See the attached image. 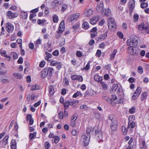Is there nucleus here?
Returning <instances> with one entry per match:
<instances>
[{"label":"nucleus","mask_w":149,"mask_h":149,"mask_svg":"<svg viewBox=\"0 0 149 149\" xmlns=\"http://www.w3.org/2000/svg\"><path fill=\"white\" fill-rule=\"evenodd\" d=\"M139 18V16L138 14H135L134 15L133 21L134 22H136L138 21Z\"/></svg>","instance_id":"nucleus-39"},{"label":"nucleus","mask_w":149,"mask_h":149,"mask_svg":"<svg viewBox=\"0 0 149 149\" xmlns=\"http://www.w3.org/2000/svg\"><path fill=\"white\" fill-rule=\"evenodd\" d=\"M93 13V11L91 9L86 10L84 13V15L87 17L90 16Z\"/></svg>","instance_id":"nucleus-16"},{"label":"nucleus","mask_w":149,"mask_h":149,"mask_svg":"<svg viewBox=\"0 0 149 149\" xmlns=\"http://www.w3.org/2000/svg\"><path fill=\"white\" fill-rule=\"evenodd\" d=\"M77 78L76 80H77L80 82L82 81H83V78L81 76L79 75L77 76Z\"/></svg>","instance_id":"nucleus-60"},{"label":"nucleus","mask_w":149,"mask_h":149,"mask_svg":"<svg viewBox=\"0 0 149 149\" xmlns=\"http://www.w3.org/2000/svg\"><path fill=\"white\" fill-rule=\"evenodd\" d=\"M58 20V17L56 15H54L53 16V20L54 23H57Z\"/></svg>","instance_id":"nucleus-33"},{"label":"nucleus","mask_w":149,"mask_h":149,"mask_svg":"<svg viewBox=\"0 0 149 149\" xmlns=\"http://www.w3.org/2000/svg\"><path fill=\"white\" fill-rule=\"evenodd\" d=\"M69 102L68 101H65L64 103V105L65 107V109H67L68 107L69 106Z\"/></svg>","instance_id":"nucleus-45"},{"label":"nucleus","mask_w":149,"mask_h":149,"mask_svg":"<svg viewBox=\"0 0 149 149\" xmlns=\"http://www.w3.org/2000/svg\"><path fill=\"white\" fill-rule=\"evenodd\" d=\"M91 127H87L86 129V132L88 134V135L89 136V137L90 138V133L91 130Z\"/></svg>","instance_id":"nucleus-36"},{"label":"nucleus","mask_w":149,"mask_h":149,"mask_svg":"<svg viewBox=\"0 0 149 149\" xmlns=\"http://www.w3.org/2000/svg\"><path fill=\"white\" fill-rule=\"evenodd\" d=\"M9 138V136L7 135L6 136L5 138L3 140V144L5 145H6L8 143V140Z\"/></svg>","instance_id":"nucleus-35"},{"label":"nucleus","mask_w":149,"mask_h":149,"mask_svg":"<svg viewBox=\"0 0 149 149\" xmlns=\"http://www.w3.org/2000/svg\"><path fill=\"white\" fill-rule=\"evenodd\" d=\"M26 120L29 121V124L32 125L33 123V120L32 117V116L31 115H28L26 117Z\"/></svg>","instance_id":"nucleus-21"},{"label":"nucleus","mask_w":149,"mask_h":149,"mask_svg":"<svg viewBox=\"0 0 149 149\" xmlns=\"http://www.w3.org/2000/svg\"><path fill=\"white\" fill-rule=\"evenodd\" d=\"M11 55L13 56L14 59H17L18 58L17 54L15 52H12Z\"/></svg>","instance_id":"nucleus-53"},{"label":"nucleus","mask_w":149,"mask_h":149,"mask_svg":"<svg viewBox=\"0 0 149 149\" xmlns=\"http://www.w3.org/2000/svg\"><path fill=\"white\" fill-rule=\"evenodd\" d=\"M29 47L30 49H33L34 48V45L33 43H30L29 44Z\"/></svg>","instance_id":"nucleus-64"},{"label":"nucleus","mask_w":149,"mask_h":149,"mask_svg":"<svg viewBox=\"0 0 149 149\" xmlns=\"http://www.w3.org/2000/svg\"><path fill=\"white\" fill-rule=\"evenodd\" d=\"M148 6L147 3H142L141 4V7L142 8H144L147 7Z\"/></svg>","instance_id":"nucleus-43"},{"label":"nucleus","mask_w":149,"mask_h":149,"mask_svg":"<svg viewBox=\"0 0 149 149\" xmlns=\"http://www.w3.org/2000/svg\"><path fill=\"white\" fill-rule=\"evenodd\" d=\"M54 138V142L56 143H58L60 139L59 137L58 136H55Z\"/></svg>","instance_id":"nucleus-48"},{"label":"nucleus","mask_w":149,"mask_h":149,"mask_svg":"<svg viewBox=\"0 0 149 149\" xmlns=\"http://www.w3.org/2000/svg\"><path fill=\"white\" fill-rule=\"evenodd\" d=\"M22 17L24 19H26L28 16V14L26 12L24 11H22L21 13Z\"/></svg>","instance_id":"nucleus-23"},{"label":"nucleus","mask_w":149,"mask_h":149,"mask_svg":"<svg viewBox=\"0 0 149 149\" xmlns=\"http://www.w3.org/2000/svg\"><path fill=\"white\" fill-rule=\"evenodd\" d=\"M49 94L51 95H53L54 93V88L52 86H50L49 87Z\"/></svg>","instance_id":"nucleus-22"},{"label":"nucleus","mask_w":149,"mask_h":149,"mask_svg":"<svg viewBox=\"0 0 149 149\" xmlns=\"http://www.w3.org/2000/svg\"><path fill=\"white\" fill-rule=\"evenodd\" d=\"M65 29V25L64 21L62 20L60 23L58 28V30L56 31V32L58 34V35H56L55 36V37L56 39H58L61 36V35H59L61 34L64 31Z\"/></svg>","instance_id":"nucleus-3"},{"label":"nucleus","mask_w":149,"mask_h":149,"mask_svg":"<svg viewBox=\"0 0 149 149\" xmlns=\"http://www.w3.org/2000/svg\"><path fill=\"white\" fill-rule=\"evenodd\" d=\"M62 41L60 42L59 43V45L60 47H61L65 43V39L64 38H61Z\"/></svg>","instance_id":"nucleus-46"},{"label":"nucleus","mask_w":149,"mask_h":149,"mask_svg":"<svg viewBox=\"0 0 149 149\" xmlns=\"http://www.w3.org/2000/svg\"><path fill=\"white\" fill-rule=\"evenodd\" d=\"M61 3L58 0H55L52 3V5L54 7L58 6Z\"/></svg>","instance_id":"nucleus-28"},{"label":"nucleus","mask_w":149,"mask_h":149,"mask_svg":"<svg viewBox=\"0 0 149 149\" xmlns=\"http://www.w3.org/2000/svg\"><path fill=\"white\" fill-rule=\"evenodd\" d=\"M6 28L7 31L8 33H12L14 30V26L11 23L8 22L6 24Z\"/></svg>","instance_id":"nucleus-6"},{"label":"nucleus","mask_w":149,"mask_h":149,"mask_svg":"<svg viewBox=\"0 0 149 149\" xmlns=\"http://www.w3.org/2000/svg\"><path fill=\"white\" fill-rule=\"evenodd\" d=\"M91 133L96 136V138L99 142L103 141V133L97 126L93 127L91 131Z\"/></svg>","instance_id":"nucleus-1"},{"label":"nucleus","mask_w":149,"mask_h":149,"mask_svg":"<svg viewBox=\"0 0 149 149\" xmlns=\"http://www.w3.org/2000/svg\"><path fill=\"white\" fill-rule=\"evenodd\" d=\"M36 132H34L33 133H30L29 134V138L31 139H32L36 138Z\"/></svg>","instance_id":"nucleus-32"},{"label":"nucleus","mask_w":149,"mask_h":149,"mask_svg":"<svg viewBox=\"0 0 149 149\" xmlns=\"http://www.w3.org/2000/svg\"><path fill=\"white\" fill-rule=\"evenodd\" d=\"M17 46V44L15 42H13L11 43L10 45V46L11 47L15 48Z\"/></svg>","instance_id":"nucleus-61"},{"label":"nucleus","mask_w":149,"mask_h":149,"mask_svg":"<svg viewBox=\"0 0 149 149\" xmlns=\"http://www.w3.org/2000/svg\"><path fill=\"white\" fill-rule=\"evenodd\" d=\"M99 18V17L98 16H95L90 20V22L92 24H94L98 21Z\"/></svg>","instance_id":"nucleus-12"},{"label":"nucleus","mask_w":149,"mask_h":149,"mask_svg":"<svg viewBox=\"0 0 149 149\" xmlns=\"http://www.w3.org/2000/svg\"><path fill=\"white\" fill-rule=\"evenodd\" d=\"M111 26H109V25L108 24V27L109 29H111L112 28H113L114 29H115L116 28V24L115 22H114L113 23H111Z\"/></svg>","instance_id":"nucleus-41"},{"label":"nucleus","mask_w":149,"mask_h":149,"mask_svg":"<svg viewBox=\"0 0 149 149\" xmlns=\"http://www.w3.org/2000/svg\"><path fill=\"white\" fill-rule=\"evenodd\" d=\"M110 126L111 131L113 132H115L118 128V124L117 122L111 123Z\"/></svg>","instance_id":"nucleus-11"},{"label":"nucleus","mask_w":149,"mask_h":149,"mask_svg":"<svg viewBox=\"0 0 149 149\" xmlns=\"http://www.w3.org/2000/svg\"><path fill=\"white\" fill-rule=\"evenodd\" d=\"M82 26L83 29H87L89 27V24L86 22H84L82 24Z\"/></svg>","instance_id":"nucleus-25"},{"label":"nucleus","mask_w":149,"mask_h":149,"mask_svg":"<svg viewBox=\"0 0 149 149\" xmlns=\"http://www.w3.org/2000/svg\"><path fill=\"white\" fill-rule=\"evenodd\" d=\"M109 119L112 121L111 123L116 122L115 116L114 115L111 114L109 116Z\"/></svg>","instance_id":"nucleus-26"},{"label":"nucleus","mask_w":149,"mask_h":149,"mask_svg":"<svg viewBox=\"0 0 149 149\" xmlns=\"http://www.w3.org/2000/svg\"><path fill=\"white\" fill-rule=\"evenodd\" d=\"M117 51L116 49H114L113 50V52L111 54H110V59L111 60L113 59L115 57L116 54L117 53Z\"/></svg>","instance_id":"nucleus-27"},{"label":"nucleus","mask_w":149,"mask_h":149,"mask_svg":"<svg viewBox=\"0 0 149 149\" xmlns=\"http://www.w3.org/2000/svg\"><path fill=\"white\" fill-rule=\"evenodd\" d=\"M77 118V114H75L71 118V120L74 121Z\"/></svg>","instance_id":"nucleus-63"},{"label":"nucleus","mask_w":149,"mask_h":149,"mask_svg":"<svg viewBox=\"0 0 149 149\" xmlns=\"http://www.w3.org/2000/svg\"><path fill=\"white\" fill-rule=\"evenodd\" d=\"M17 42L18 43V44L19 45V47L20 49H21L22 48V39L20 38H18L17 40Z\"/></svg>","instance_id":"nucleus-34"},{"label":"nucleus","mask_w":149,"mask_h":149,"mask_svg":"<svg viewBox=\"0 0 149 149\" xmlns=\"http://www.w3.org/2000/svg\"><path fill=\"white\" fill-rule=\"evenodd\" d=\"M148 92H143L141 95V99L142 101H143L147 99V97L148 95Z\"/></svg>","instance_id":"nucleus-20"},{"label":"nucleus","mask_w":149,"mask_h":149,"mask_svg":"<svg viewBox=\"0 0 149 149\" xmlns=\"http://www.w3.org/2000/svg\"><path fill=\"white\" fill-rule=\"evenodd\" d=\"M138 37L134 35L131 36L130 39H128L127 42V45L128 46H133L135 47L138 45Z\"/></svg>","instance_id":"nucleus-2"},{"label":"nucleus","mask_w":149,"mask_h":149,"mask_svg":"<svg viewBox=\"0 0 149 149\" xmlns=\"http://www.w3.org/2000/svg\"><path fill=\"white\" fill-rule=\"evenodd\" d=\"M0 54L1 56L6 57L9 59L10 60V57L9 56H8L6 54V52L5 50H3L1 49L0 50Z\"/></svg>","instance_id":"nucleus-13"},{"label":"nucleus","mask_w":149,"mask_h":149,"mask_svg":"<svg viewBox=\"0 0 149 149\" xmlns=\"http://www.w3.org/2000/svg\"><path fill=\"white\" fill-rule=\"evenodd\" d=\"M135 7V1L133 0H130L129 2V8L130 14L131 15Z\"/></svg>","instance_id":"nucleus-9"},{"label":"nucleus","mask_w":149,"mask_h":149,"mask_svg":"<svg viewBox=\"0 0 149 149\" xmlns=\"http://www.w3.org/2000/svg\"><path fill=\"white\" fill-rule=\"evenodd\" d=\"M13 76L16 78L20 79L21 78L22 76L21 74L19 73H15L13 74Z\"/></svg>","instance_id":"nucleus-40"},{"label":"nucleus","mask_w":149,"mask_h":149,"mask_svg":"<svg viewBox=\"0 0 149 149\" xmlns=\"http://www.w3.org/2000/svg\"><path fill=\"white\" fill-rule=\"evenodd\" d=\"M46 69H47V73L48 74V77H50L52 74V72L54 70V69L52 68V67H49V68H46Z\"/></svg>","instance_id":"nucleus-15"},{"label":"nucleus","mask_w":149,"mask_h":149,"mask_svg":"<svg viewBox=\"0 0 149 149\" xmlns=\"http://www.w3.org/2000/svg\"><path fill=\"white\" fill-rule=\"evenodd\" d=\"M64 84L66 86H68L69 84V82L68 80L66 77L64 78Z\"/></svg>","instance_id":"nucleus-50"},{"label":"nucleus","mask_w":149,"mask_h":149,"mask_svg":"<svg viewBox=\"0 0 149 149\" xmlns=\"http://www.w3.org/2000/svg\"><path fill=\"white\" fill-rule=\"evenodd\" d=\"M80 14L79 13H77L75 14L72 15L70 19L72 21L74 20H77L80 17Z\"/></svg>","instance_id":"nucleus-17"},{"label":"nucleus","mask_w":149,"mask_h":149,"mask_svg":"<svg viewBox=\"0 0 149 149\" xmlns=\"http://www.w3.org/2000/svg\"><path fill=\"white\" fill-rule=\"evenodd\" d=\"M39 86L38 85H34L32 86L31 88V91H33L34 90H37L39 89Z\"/></svg>","instance_id":"nucleus-37"},{"label":"nucleus","mask_w":149,"mask_h":149,"mask_svg":"<svg viewBox=\"0 0 149 149\" xmlns=\"http://www.w3.org/2000/svg\"><path fill=\"white\" fill-rule=\"evenodd\" d=\"M117 35L119 36V38H123V33L121 32L118 31L117 32Z\"/></svg>","instance_id":"nucleus-57"},{"label":"nucleus","mask_w":149,"mask_h":149,"mask_svg":"<svg viewBox=\"0 0 149 149\" xmlns=\"http://www.w3.org/2000/svg\"><path fill=\"white\" fill-rule=\"evenodd\" d=\"M90 138H88V136L85 135L82 136L81 138V141H83L84 143V146H87L90 142Z\"/></svg>","instance_id":"nucleus-8"},{"label":"nucleus","mask_w":149,"mask_h":149,"mask_svg":"<svg viewBox=\"0 0 149 149\" xmlns=\"http://www.w3.org/2000/svg\"><path fill=\"white\" fill-rule=\"evenodd\" d=\"M135 112V107H133L130 109L129 110V112L132 114L134 113Z\"/></svg>","instance_id":"nucleus-47"},{"label":"nucleus","mask_w":149,"mask_h":149,"mask_svg":"<svg viewBox=\"0 0 149 149\" xmlns=\"http://www.w3.org/2000/svg\"><path fill=\"white\" fill-rule=\"evenodd\" d=\"M101 54V52L100 50L99 49H98L97 50V52L96 53V56L98 57H99L100 56Z\"/></svg>","instance_id":"nucleus-52"},{"label":"nucleus","mask_w":149,"mask_h":149,"mask_svg":"<svg viewBox=\"0 0 149 149\" xmlns=\"http://www.w3.org/2000/svg\"><path fill=\"white\" fill-rule=\"evenodd\" d=\"M135 123L134 122H129L128 124L127 129L131 130L134 128L135 126Z\"/></svg>","instance_id":"nucleus-18"},{"label":"nucleus","mask_w":149,"mask_h":149,"mask_svg":"<svg viewBox=\"0 0 149 149\" xmlns=\"http://www.w3.org/2000/svg\"><path fill=\"white\" fill-rule=\"evenodd\" d=\"M145 27L146 26H144V24L143 23H142L139 24L138 27L139 29L141 30H145Z\"/></svg>","instance_id":"nucleus-38"},{"label":"nucleus","mask_w":149,"mask_h":149,"mask_svg":"<svg viewBox=\"0 0 149 149\" xmlns=\"http://www.w3.org/2000/svg\"><path fill=\"white\" fill-rule=\"evenodd\" d=\"M45 149H49L50 147V144L48 142H46L45 143Z\"/></svg>","instance_id":"nucleus-55"},{"label":"nucleus","mask_w":149,"mask_h":149,"mask_svg":"<svg viewBox=\"0 0 149 149\" xmlns=\"http://www.w3.org/2000/svg\"><path fill=\"white\" fill-rule=\"evenodd\" d=\"M67 8V6L66 4H63L62 7L61 11L64 12Z\"/></svg>","instance_id":"nucleus-51"},{"label":"nucleus","mask_w":149,"mask_h":149,"mask_svg":"<svg viewBox=\"0 0 149 149\" xmlns=\"http://www.w3.org/2000/svg\"><path fill=\"white\" fill-rule=\"evenodd\" d=\"M35 46L37 47L39 46V45L41 44V40L39 39L37 40L36 41L34 42Z\"/></svg>","instance_id":"nucleus-30"},{"label":"nucleus","mask_w":149,"mask_h":149,"mask_svg":"<svg viewBox=\"0 0 149 149\" xmlns=\"http://www.w3.org/2000/svg\"><path fill=\"white\" fill-rule=\"evenodd\" d=\"M140 147L142 149H147L148 146L146 144L145 141L143 140L141 142V146Z\"/></svg>","instance_id":"nucleus-24"},{"label":"nucleus","mask_w":149,"mask_h":149,"mask_svg":"<svg viewBox=\"0 0 149 149\" xmlns=\"http://www.w3.org/2000/svg\"><path fill=\"white\" fill-rule=\"evenodd\" d=\"M59 52L58 50H55L52 53V55L55 56H57Z\"/></svg>","instance_id":"nucleus-59"},{"label":"nucleus","mask_w":149,"mask_h":149,"mask_svg":"<svg viewBox=\"0 0 149 149\" xmlns=\"http://www.w3.org/2000/svg\"><path fill=\"white\" fill-rule=\"evenodd\" d=\"M50 61V65L51 66H56L58 70H59L61 68L62 64L61 62L54 60H51Z\"/></svg>","instance_id":"nucleus-4"},{"label":"nucleus","mask_w":149,"mask_h":149,"mask_svg":"<svg viewBox=\"0 0 149 149\" xmlns=\"http://www.w3.org/2000/svg\"><path fill=\"white\" fill-rule=\"evenodd\" d=\"M108 24L109 25V26L110 27L111 26V23H114V22H115L114 21V19L112 17L110 18H109L108 19Z\"/></svg>","instance_id":"nucleus-29"},{"label":"nucleus","mask_w":149,"mask_h":149,"mask_svg":"<svg viewBox=\"0 0 149 149\" xmlns=\"http://www.w3.org/2000/svg\"><path fill=\"white\" fill-rule=\"evenodd\" d=\"M130 47L127 48V52L128 53L131 55H134L137 56L138 55V53L134 51V47L133 46H130Z\"/></svg>","instance_id":"nucleus-10"},{"label":"nucleus","mask_w":149,"mask_h":149,"mask_svg":"<svg viewBox=\"0 0 149 149\" xmlns=\"http://www.w3.org/2000/svg\"><path fill=\"white\" fill-rule=\"evenodd\" d=\"M7 18L10 19H13L17 17L18 14L15 12H12L11 11H8L6 13Z\"/></svg>","instance_id":"nucleus-7"},{"label":"nucleus","mask_w":149,"mask_h":149,"mask_svg":"<svg viewBox=\"0 0 149 149\" xmlns=\"http://www.w3.org/2000/svg\"><path fill=\"white\" fill-rule=\"evenodd\" d=\"M138 72L139 74H142L143 72V69L141 66H139L138 68Z\"/></svg>","instance_id":"nucleus-54"},{"label":"nucleus","mask_w":149,"mask_h":149,"mask_svg":"<svg viewBox=\"0 0 149 149\" xmlns=\"http://www.w3.org/2000/svg\"><path fill=\"white\" fill-rule=\"evenodd\" d=\"M122 130L123 134L126 135L127 133L128 129L125 126L123 125L122 127Z\"/></svg>","instance_id":"nucleus-31"},{"label":"nucleus","mask_w":149,"mask_h":149,"mask_svg":"<svg viewBox=\"0 0 149 149\" xmlns=\"http://www.w3.org/2000/svg\"><path fill=\"white\" fill-rule=\"evenodd\" d=\"M118 86V85L117 84H113L112 86V90L113 91H116L117 89Z\"/></svg>","instance_id":"nucleus-58"},{"label":"nucleus","mask_w":149,"mask_h":149,"mask_svg":"<svg viewBox=\"0 0 149 149\" xmlns=\"http://www.w3.org/2000/svg\"><path fill=\"white\" fill-rule=\"evenodd\" d=\"M45 21L46 20L45 19H43L42 20L40 19L38 21V24L40 25L41 24H44Z\"/></svg>","instance_id":"nucleus-62"},{"label":"nucleus","mask_w":149,"mask_h":149,"mask_svg":"<svg viewBox=\"0 0 149 149\" xmlns=\"http://www.w3.org/2000/svg\"><path fill=\"white\" fill-rule=\"evenodd\" d=\"M111 13V11L109 8L105 9L102 13V14L103 16L109 15Z\"/></svg>","instance_id":"nucleus-19"},{"label":"nucleus","mask_w":149,"mask_h":149,"mask_svg":"<svg viewBox=\"0 0 149 149\" xmlns=\"http://www.w3.org/2000/svg\"><path fill=\"white\" fill-rule=\"evenodd\" d=\"M97 32H91V37L92 38H93L95 37L97 35Z\"/></svg>","instance_id":"nucleus-56"},{"label":"nucleus","mask_w":149,"mask_h":149,"mask_svg":"<svg viewBox=\"0 0 149 149\" xmlns=\"http://www.w3.org/2000/svg\"><path fill=\"white\" fill-rule=\"evenodd\" d=\"M81 94V93L79 91H77L75 93H74L72 96L73 98H76L79 95Z\"/></svg>","instance_id":"nucleus-49"},{"label":"nucleus","mask_w":149,"mask_h":149,"mask_svg":"<svg viewBox=\"0 0 149 149\" xmlns=\"http://www.w3.org/2000/svg\"><path fill=\"white\" fill-rule=\"evenodd\" d=\"M135 117L134 115H131L129 118V122H134L135 120Z\"/></svg>","instance_id":"nucleus-44"},{"label":"nucleus","mask_w":149,"mask_h":149,"mask_svg":"<svg viewBox=\"0 0 149 149\" xmlns=\"http://www.w3.org/2000/svg\"><path fill=\"white\" fill-rule=\"evenodd\" d=\"M141 91L142 88L141 87H137L133 95L132 96V100H134L136 99L139 96Z\"/></svg>","instance_id":"nucleus-5"},{"label":"nucleus","mask_w":149,"mask_h":149,"mask_svg":"<svg viewBox=\"0 0 149 149\" xmlns=\"http://www.w3.org/2000/svg\"><path fill=\"white\" fill-rule=\"evenodd\" d=\"M101 84L102 87L103 88V89L104 90L106 89L107 85L105 82L102 81L101 83Z\"/></svg>","instance_id":"nucleus-42"},{"label":"nucleus","mask_w":149,"mask_h":149,"mask_svg":"<svg viewBox=\"0 0 149 149\" xmlns=\"http://www.w3.org/2000/svg\"><path fill=\"white\" fill-rule=\"evenodd\" d=\"M108 33V31L107 30L104 34L99 36L98 37V38L101 40H102L104 39L107 37Z\"/></svg>","instance_id":"nucleus-14"}]
</instances>
